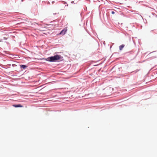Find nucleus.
Returning <instances> with one entry per match:
<instances>
[{
    "instance_id": "nucleus-4",
    "label": "nucleus",
    "mask_w": 157,
    "mask_h": 157,
    "mask_svg": "<svg viewBox=\"0 0 157 157\" xmlns=\"http://www.w3.org/2000/svg\"><path fill=\"white\" fill-rule=\"evenodd\" d=\"M20 67L21 68H23L24 69H25L27 67V66L26 65H21L20 66Z\"/></svg>"
},
{
    "instance_id": "nucleus-2",
    "label": "nucleus",
    "mask_w": 157,
    "mask_h": 157,
    "mask_svg": "<svg viewBox=\"0 0 157 157\" xmlns=\"http://www.w3.org/2000/svg\"><path fill=\"white\" fill-rule=\"evenodd\" d=\"M67 31V28H64L59 33V34L64 35Z\"/></svg>"
},
{
    "instance_id": "nucleus-5",
    "label": "nucleus",
    "mask_w": 157,
    "mask_h": 157,
    "mask_svg": "<svg viewBox=\"0 0 157 157\" xmlns=\"http://www.w3.org/2000/svg\"><path fill=\"white\" fill-rule=\"evenodd\" d=\"M124 45L123 44H122L121 45H120L119 46V49L120 50H122V49L124 48Z\"/></svg>"
},
{
    "instance_id": "nucleus-1",
    "label": "nucleus",
    "mask_w": 157,
    "mask_h": 157,
    "mask_svg": "<svg viewBox=\"0 0 157 157\" xmlns=\"http://www.w3.org/2000/svg\"><path fill=\"white\" fill-rule=\"evenodd\" d=\"M60 58V56L59 55H56L47 58L46 60L50 62H55L59 60Z\"/></svg>"
},
{
    "instance_id": "nucleus-6",
    "label": "nucleus",
    "mask_w": 157,
    "mask_h": 157,
    "mask_svg": "<svg viewBox=\"0 0 157 157\" xmlns=\"http://www.w3.org/2000/svg\"><path fill=\"white\" fill-rule=\"evenodd\" d=\"M111 13H112V14H114V13H115V12H114V11H112V12H111Z\"/></svg>"
},
{
    "instance_id": "nucleus-3",
    "label": "nucleus",
    "mask_w": 157,
    "mask_h": 157,
    "mask_svg": "<svg viewBox=\"0 0 157 157\" xmlns=\"http://www.w3.org/2000/svg\"><path fill=\"white\" fill-rule=\"evenodd\" d=\"M13 106L15 107H22L23 106L21 105L20 104L13 105Z\"/></svg>"
}]
</instances>
